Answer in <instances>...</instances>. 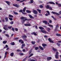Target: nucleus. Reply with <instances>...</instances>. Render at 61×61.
<instances>
[{
	"label": "nucleus",
	"mask_w": 61,
	"mask_h": 61,
	"mask_svg": "<svg viewBox=\"0 0 61 61\" xmlns=\"http://www.w3.org/2000/svg\"><path fill=\"white\" fill-rule=\"evenodd\" d=\"M21 19H22V20H23L24 19H25V20H23L21 21V22L22 23H23L25 21H30V20H31V19H26V18L24 17H22L21 18Z\"/></svg>",
	"instance_id": "obj_1"
},
{
	"label": "nucleus",
	"mask_w": 61,
	"mask_h": 61,
	"mask_svg": "<svg viewBox=\"0 0 61 61\" xmlns=\"http://www.w3.org/2000/svg\"><path fill=\"white\" fill-rule=\"evenodd\" d=\"M22 37L23 39H24L25 41H27V40H26V39L25 38H26V37H26V36L25 35H24L23 36H22Z\"/></svg>",
	"instance_id": "obj_2"
},
{
	"label": "nucleus",
	"mask_w": 61,
	"mask_h": 61,
	"mask_svg": "<svg viewBox=\"0 0 61 61\" xmlns=\"http://www.w3.org/2000/svg\"><path fill=\"white\" fill-rule=\"evenodd\" d=\"M58 54H59V53H58V52H56V54L55 55V57L57 59H58Z\"/></svg>",
	"instance_id": "obj_3"
},
{
	"label": "nucleus",
	"mask_w": 61,
	"mask_h": 61,
	"mask_svg": "<svg viewBox=\"0 0 61 61\" xmlns=\"http://www.w3.org/2000/svg\"><path fill=\"white\" fill-rule=\"evenodd\" d=\"M33 13H34V14H37V11H36V10H35L34 9H33Z\"/></svg>",
	"instance_id": "obj_4"
},
{
	"label": "nucleus",
	"mask_w": 61,
	"mask_h": 61,
	"mask_svg": "<svg viewBox=\"0 0 61 61\" xmlns=\"http://www.w3.org/2000/svg\"><path fill=\"white\" fill-rule=\"evenodd\" d=\"M13 6L16 7H19V5H17L16 4H13Z\"/></svg>",
	"instance_id": "obj_5"
},
{
	"label": "nucleus",
	"mask_w": 61,
	"mask_h": 61,
	"mask_svg": "<svg viewBox=\"0 0 61 61\" xmlns=\"http://www.w3.org/2000/svg\"><path fill=\"white\" fill-rule=\"evenodd\" d=\"M48 40L50 43H54L53 41H52L51 39L49 38Z\"/></svg>",
	"instance_id": "obj_6"
},
{
	"label": "nucleus",
	"mask_w": 61,
	"mask_h": 61,
	"mask_svg": "<svg viewBox=\"0 0 61 61\" xmlns=\"http://www.w3.org/2000/svg\"><path fill=\"white\" fill-rule=\"evenodd\" d=\"M22 11L23 10H20L19 11V12H22V14H23V15H26V13H24Z\"/></svg>",
	"instance_id": "obj_7"
},
{
	"label": "nucleus",
	"mask_w": 61,
	"mask_h": 61,
	"mask_svg": "<svg viewBox=\"0 0 61 61\" xmlns=\"http://www.w3.org/2000/svg\"><path fill=\"white\" fill-rule=\"evenodd\" d=\"M52 14H56V15H59V14L58 13H56L55 12L52 11Z\"/></svg>",
	"instance_id": "obj_8"
},
{
	"label": "nucleus",
	"mask_w": 61,
	"mask_h": 61,
	"mask_svg": "<svg viewBox=\"0 0 61 61\" xmlns=\"http://www.w3.org/2000/svg\"><path fill=\"white\" fill-rule=\"evenodd\" d=\"M41 31L42 33H44V34H46V31H45L44 30H41Z\"/></svg>",
	"instance_id": "obj_9"
},
{
	"label": "nucleus",
	"mask_w": 61,
	"mask_h": 61,
	"mask_svg": "<svg viewBox=\"0 0 61 61\" xmlns=\"http://www.w3.org/2000/svg\"><path fill=\"white\" fill-rule=\"evenodd\" d=\"M19 42H20V43H21V44H23V43H24V41H22V40H20L19 41Z\"/></svg>",
	"instance_id": "obj_10"
},
{
	"label": "nucleus",
	"mask_w": 61,
	"mask_h": 61,
	"mask_svg": "<svg viewBox=\"0 0 61 61\" xmlns=\"http://www.w3.org/2000/svg\"><path fill=\"white\" fill-rule=\"evenodd\" d=\"M43 23H44L46 25H47V21L46 20H43Z\"/></svg>",
	"instance_id": "obj_11"
},
{
	"label": "nucleus",
	"mask_w": 61,
	"mask_h": 61,
	"mask_svg": "<svg viewBox=\"0 0 61 61\" xmlns=\"http://www.w3.org/2000/svg\"><path fill=\"white\" fill-rule=\"evenodd\" d=\"M25 26H31V24H24Z\"/></svg>",
	"instance_id": "obj_12"
},
{
	"label": "nucleus",
	"mask_w": 61,
	"mask_h": 61,
	"mask_svg": "<svg viewBox=\"0 0 61 61\" xmlns=\"http://www.w3.org/2000/svg\"><path fill=\"white\" fill-rule=\"evenodd\" d=\"M52 59V58L51 57H48L47 59L48 60H50Z\"/></svg>",
	"instance_id": "obj_13"
},
{
	"label": "nucleus",
	"mask_w": 61,
	"mask_h": 61,
	"mask_svg": "<svg viewBox=\"0 0 61 61\" xmlns=\"http://www.w3.org/2000/svg\"><path fill=\"white\" fill-rule=\"evenodd\" d=\"M46 29L48 31V32H49V31H50V30H51L50 28H46Z\"/></svg>",
	"instance_id": "obj_14"
},
{
	"label": "nucleus",
	"mask_w": 61,
	"mask_h": 61,
	"mask_svg": "<svg viewBox=\"0 0 61 61\" xmlns=\"http://www.w3.org/2000/svg\"><path fill=\"white\" fill-rule=\"evenodd\" d=\"M39 47L40 49H41V50H44V49L41 46H39Z\"/></svg>",
	"instance_id": "obj_15"
},
{
	"label": "nucleus",
	"mask_w": 61,
	"mask_h": 61,
	"mask_svg": "<svg viewBox=\"0 0 61 61\" xmlns=\"http://www.w3.org/2000/svg\"><path fill=\"white\" fill-rule=\"evenodd\" d=\"M25 46V44H23L21 48H22V49H23V47H24V46Z\"/></svg>",
	"instance_id": "obj_16"
},
{
	"label": "nucleus",
	"mask_w": 61,
	"mask_h": 61,
	"mask_svg": "<svg viewBox=\"0 0 61 61\" xmlns=\"http://www.w3.org/2000/svg\"><path fill=\"white\" fill-rule=\"evenodd\" d=\"M28 16H29L30 18H34V17H32V15H29Z\"/></svg>",
	"instance_id": "obj_17"
},
{
	"label": "nucleus",
	"mask_w": 61,
	"mask_h": 61,
	"mask_svg": "<svg viewBox=\"0 0 61 61\" xmlns=\"http://www.w3.org/2000/svg\"><path fill=\"white\" fill-rule=\"evenodd\" d=\"M27 13H30L31 11L29 10H27L26 11Z\"/></svg>",
	"instance_id": "obj_18"
},
{
	"label": "nucleus",
	"mask_w": 61,
	"mask_h": 61,
	"mask_svg": "<svg viewBox=\"0 0 61 61\" xmlns=\"http://www.w3.org/2000/svg\"><path fill=\"white\" fill-rule=\"evenodd\" d=\"M5 2L7 3L8 5H10V3L9 1H6Z\"/></svg>",
	"instance_id": "obj_19"
},
{
	"label": "nucleus",
	"mask_w": 61,
	"mask_h": 61,
	"mask_svg": "<svg viewBox=\"0 0 61 61\" xmlns=\"http://www.w3.org/2000/svg\"><path fill=\"white\" fill-rule=\"evenodd\" d=\"M49 4H53L54 5H55V3L53 2H49Z\"/></svg>",
	"instance_id": "obj_20"
},
{
	"label": "nucleus",
	"mask_w": 61,
	"mask_h": 61,
	"mask_svg": "<svg viewBox=\"0 0 61 61\" xmlns=\"http://www.w3.org/2000/svg\"><path fill=\"white\" fill-rule=\"evenodd\" d=\"M26 9V7H25L23 10V11L24 12H25V10Z\"/></svg>",
	"instance_id": "obj_21"
},
{
	"label": "nucleus",
	"mask_w": 61,
	"mask_h": 61,
	"mask_svg": "<svg viewBox=\"0 0 61 61\" xmlns=\"http://www.w3.org/2000/svg\"><path fill=\"white\" fill-rule=\"evenodd\" d=\"M27 0H23L22 1H20V3H21L22 2H25V1H26Z\"/></svg>",
	"instance_id": "obj_22"
},
{
	"label": "nucleus",
	"mask_w": 61,
	"mask_h": 61,
	"mask_svg": "<svg viewBox=\"0 0 61 61\" xmlns=\"http://www.w3.org/2000/svg\"><path fill=\"white\" fill-rule=\"evenodd\" d=\"M52 49L54 51H57V50L56 49H55L54 48H53Z\"/></svg>",
	"instance_id": "obj_23"
},
{
	"label": "nucleus",
	"mask_w": 61,
	"mask_h": 61,
	"mask_svg": "<svg viewBox=\"0 0 61 61\" xmlns=\"http://www.w3.org/2000/svg\"><path fill=\"white\" fill-rule=\"evenodd\" d=\"M39 28L40 29H44V28L43 27H39Z\"/></svg>",
	"instance_id": "obj_24"
},
{
	"label": "nucleus",
	"mask_w": 61,
	"mask_h": 61,
	"mask_svg": "<svg viewBox=\"0 0 61 61\" xmlns=\"http://www.w3.org/2000/svg\"><path fill=\"white\" fill-rule=\"evenodd\" d=\"M56 36H61V34H57V33L56 34Z\"/></svg>",
	"instance_id": "obj_25"
},
{
	"label": "nucleus",
	"mask_w": 61,
	"mask_h": 61,
	"mask_svg": "<svg viewBox=\"0 0 61 61\" xmlns=\"http://www.w3.org/2000/svg\"><path fill=\"white\" fill-rule=\"evenodd\" d=\"M10 55L11 56H14V53L13 52L11 53Z\"/></svg>",
	"instance_id": "obj_26"
},
{
	"label": "nucleus",
	"mask_w": 61,
	"mask_h": 61,
	"mask_svg": "<svg viewBox=\"0 0 61 61\" xmlns=\"http://www.w3.org/2000/svg\"><path fill=\"white\" fill-rule=\"evenodd\" d=\"M33 55H34V54H33V53H31L30 55V56L28 58H29V57H31V56H33Z\"/></svg>",
	"instance_id": "obj_27"
},
{
	"label": "nucleus",
	"mask_w": 61,
	"mask_h": 61,
	"mask_svg": "<svg viewBox=\"0 0 61 61\" xmlns=\"http://www.w3.org/2000/svg\"><path fill=\"white\" fill-rule=\"evenodd\" d=\"M5 19L6 20V22L8 21V18L7 17H6L5 18Z\"/></svg>",
	"instance_id": "obj_28"
},
{
	"label": "nucleus",
	"mask_w": 61,
	"mask_h": 61,
	"mask_svg": "<svg viewBox=\"0 0 61 61\" xmlns=\"http://www.w3.org/2000/svg\"><path fill=\"white\" fill-rule=\"evenodd\" d=\"M35 41H31V43L33 45H34V44H35Z\"/></svg>",
	"instance_id": "obj_29"
},
{
	"label": "nucleus",
	"mask_w": 61,
	"mask_h": 61,
	"mask_svg": "<svg viewBox=\"0 0 61 61\" xmlns=\"http://www.w3.org/2000/svg\"><path fill=\"white\" fill-rule=\"evenodd\" d=\"M42 45L43 46H47L46 45L44 44H42Z\"/></svg>",
	"instance_id": "obj_30"
},
{
	"label": "nucleus",
	"mask_w": 61,
	"mask_h": 61,
	"mask_svg": "<svg viewBox=\"0 0 61 61\" xmlns=\"http://www.w3.org/2000/svg\"><path fill=\"white\" fill-rule=\"evenodd\" d=\"M7 43V41H4L3 42V44H6Z\"/></svg>",
	"instance_id": "obj_31"
},
{
	"label": "nucleus",
	"mask_w": 61,
	"mask_h": 61,
	"mask_svg": "<svg viewBox=\"0 0 61 61\" xmlns=\"http://www.w3.org/2000/svg\"><path fill=\"white\" fill-rule=\"evenodd\" d=\"M50 7V6H49L48 5H47L46 7V8H49Z\"/></svg>",
	"instance_id": "obj_32"
},
{
	"label": "nucleus",
	"mask_w": 61,
	"mask_h": 61,
	"mask_svg": "<svg viewBox=\"0 0 61 61\" xmlns=\"http://www.w3.org/2000/svg\"><path fill=\"white\" fill-rule=\"evenodd\" d=\"M9 16L10 17H13V16L12 15H9Z\"/></svg>",
	"instance_id": "obj_33"
},
{
	"label": "nucleus",
	"mask_w": 61,
	"mask_h": 61,
	"mask_svg": "<svg viewBox=\"0 0 61 61\" xmlns=\"http://www.w3.org/2000/svg\"><path fill=\"white\" fill-rule=\"evenodd\" d=\"M39 48H38V47H36L35 48V50H38V49Z\"/></svg>",
	"instance_id": "obj_34"
},
{
	"label": "nucleus",
	"mask_w": 61,
	"mask_h": 61,
	"mask_svg": "<svg viewBox=\"0 0 61 61\" xmlns=\"http://www.w3.org/2000/svg\"><path fill=\"white\" fill-rule=\"evenodd\" d=\"M37 10H38V12H39L40 13H41V10H39V9H37Z\"/></svg>",
	"instance_id": "obj_35"
},
{
	"label": "nucleus",
	"mask_w": 61,
	"mask_h": 61,
	"mask_svg": "<svg viewBox=\"0 0 61 61\" xmlns=\"http://www.w3.org/2000/svg\"><path fill=\"white\" fill-rule=\"evenodd\" d=\"M11 45L14 46V45H15V43H14V42H12L11 43Z\"/></svg>",
	"instance_id": "obj_36"
},
{
	"label": "nucleus",
	"mask_w": 61,
	"mask_h": 61,
	"mask_svg": "<svg viewBox=\"0 0 61 61\" xmlns=\"http://www.w3.org/2000/svg\"><path fill=\"white\" fill-rule=\"evenodd\" d=\"M49 25V26L50 27H53V25Z\"/></svg>",
	"instance_id": "obj_37"
},
{
	"label": "nucleus",
	"mask_w": 61,
	"mask_h": 61,
	"mask_svg": "<svg viewBox=\"0 0 61 61\" xmlns=\"http://www.w3.org/2000/svg\"><path fill=\"white\" fill-rule=\"evenodd\" d=\"M3 28L4 29H5V30H8V29L7 28H5V27H4Z\"/></svg>",
	"instance_id": "obj_38"
},
{
	"label": "nucleus",
	"mask_w": 61,
	"mask_h": 61,
	"mask_svg": "<svg viewBox=\"0 0 61 61\" xmlns=\"http://www.w3.org/2000/svg\"><path fill=\"white\" fill-rule=\"evenodd\" d=\"M31 53H32V50H30V51L29 52V54L30 55V54H31Z\"/></svg>",
	"instance_id": "obj_39"
},
{
	"label": "nucleus",
	"mask_w": 61,
	"mask_h": 61,
	"mask_svg": "<svg viewBox=\"0 0 61 61\" xmlns=\"http://www.w3.org/2000/svg\"><path fill=\"white\" fill-rule=\"evenodd\" d=\"M27 57H26V58H25L22 61H25V60H26V58H27Z\"/></svg>",
	"instance_id": "obj_40"
},
{
	"label": "nucleus",
	"mask_w": 61,
	"mask_h": 61,
	"mask_svg": "<svg viewBox=\"0 0 61 61\" xmlns=\"http://www.w3.org/2000/svg\"><path fill=\"white\" fill-rule=\"evenodd\" d=\"M27 57H26V58H25L22 61H25V60H26V58H27Z\"/></svg>",
	"instance_id": "obj_41"
},
{
	"label": "nucleus",
	"mask_w": 61,
	"mask_h": 61,
	"mask_svg": "<svg viewBox=\"0 0 61 61\" xmlns=\"http://www.w3.org/2000/svg\"><path fill=\"white\" fill-rule=\"evenodd\" d=\"M27 57H26V58H25L22 61H25V60H26V58H27Z\"/></svg>",
	"instance_id": "obj_42"
},
{
	"label": "nucleus",
	"mask_w": 61,
	"mask_h": 61,
	"mask_svg": "<svg viewBox=\"0 0 61 61\" xmlns=\"http://www.w3.org/2000/svg\"><path fill=\"white\" fill-rule=\"evenodd\" d=\"M33 33L34 35H35V36H37V34H36V33L35 32H33Z\"/></svg>",
	"instance_id": "obj_43"
},
{
	"label": "nucleus",
	"mask_w": 61,
	"mask_h": 61,
	"mask_svg": "<svg viewBox=\"0 0 61 61\" xmlns=\"http://www.w3.org/2000/svg\"><path fill=\"white\" fill-rule=\"evenodd\" d=\"M58 6H59V7H61V4H59L58 5Z\"/></svg>",
	"instance_id": "obj_44"
},
{
	"label": "nucleus",
	"mask_w": 61,
	"mask_h": 61,
	"mask_svg": "<svg viewBox=\"0 0 61 61\" xmlns=\"http://www.w3.org/2000/svg\"><path fill=\"white\" fill-rule=\"evenodd\" d=\"M40 8H43V6L42 5H40Z\"/></svg>",
	"instance_id": "obj_45"
},
{
	"label": "nucleus",
	"mask_w": 61,
	"mask_h": 61,
	"mask_svg": "<svg viewBox=\"0 0 61 61\" xmlns=\"http://www.w3.org/2000/svg\"><path fill=\"white\" fill-rule=\"evenodd\" d=\"M12 31H15V28H12Z\"/></svg>",
	"instance_id": "obj_46"
},
{
	"label": "nucleus",
	"mask_w": 61,
	"mask_h": 61,
	"mask_svg": "<svg viewBox=\"0 0 61 61\" xmlns=\"http://www.w3.org/2000/svg\"><path fill=\"white\" fill-rule=\"evenodd\" d=\"M57 45H58L59 46H60V44H59L58 43H57Z\"/></svg>",
	"instance_id": "obj_47"
},
{
	"label": "nucleus",
	"mask_w": 61,
	"mask_h": 61,
	"mask_svg": "<svg viewBox=\"0 0 61 61\" xmlns=\"http://www.w3.org/2000/svg\"><path fill=\"white\" fill-rule=\"evenodd\" d=\"M46 12H47V13H48V14H49V15H50V13L48 11H46Z\"/></svg>",
	"instance_id": "obj_48"
},
{
	"label": "nucleus",
	"mask_w": 61,
	"mask_h": 61,
	"mask_svg": "<svg viewBox=\"0 0 61 61\" xmlns=\"http://www.w3.org/2000/svg\"><path fill=\"white\" fill-rule=\"evenodd\" d=\"M9 18L10 20H13V19L11 18Z\"/></svg>",
	"instance_id": "obj_49"
},
{
	"label": "nucleus",
	"mask_w": 61,
	"mask_h": 61,
	"mask_svg": "<svg viewBox=\"0 0 61 61\" xmlns=\"http://www.w3.org/2000/svg\"><path fill=\"white\" fill-rule=\"evenodd\" d=\"M31 3H33V0H30Z\"/></svg>",
	"instance_id": "obj_50"
},
{
	"label": "nucleus",
	"mask_w": 61,
	"mask_h": 61,
	"mask_svg": "<svg viewBox=\"0 0 61 61\" xmlns=\"http://www.w3.org/2000/svg\"><path fill=\"white\" fill-rule=\"evenodd\" d=\"M8 28H9V29H11V28H12V26L8 27Z\"/></svg>",
	"instance_id": "obj_51"
},
{
	"label": "nucleus",
	"mask_w": 61,
	"mask_h": 61,
	"mask_svg": "<svg viewBox=\"0 0 61 61\" xmlns=\"http://www.w3.org/2000/svg\"><path fill=\"white\" fill-rule=\"evenodd\" d=\"M14 14H15V15H18V13L16 12H14Z\"/></svg>",
	"instance_id": "obj_52"
},
{
	"label": "nucleus",
	"mask_w": 61,
	"mask_h": 61,
	"mask_svg": "<svg viewBox=\"0 0 61 61\" xmlns=\"http://www.w3.org/2000/svg\"><path fill=\"white\" fill-rule=\"evenodd\" d=\"M49 10H52V8H51V7H50L49 8Z\"/></svg>",
	"instance_id": "obj_53"
},
{
	"label": "nucleus",
	"mask_w": 61,
	"mask_h": 61,
	"mask_svg": "<svg viewBox=\"0 0 61 61\" xmlns=\"http://www.w3.org/2000/svg\"><path fill=\"white\" fill-rule=\"evenodd\" d=\"M48 15H49V14H45V15L46 16H48Z\"/></svg>",
	"instance_id": "obj_54"
},
{
	"label": "nucleus",
	"mask_w": 61,
	"mask_h": 61,
	"mask_svg": "<svg viewBox=\"0 0 61 61\" xmlns=\"http://www.w3.org/2000/svg\"><path fill=\"white\" fill-rule=\"evenodd\" d=\"M15 30L16 31H18V29H17V28H15Z\"/></svg>",
	"instance_id": "obj_55"
},
{
	"label": "nucleus",
	"mask_w": 61,
	"mask_h": 61,
	"mask_svg": "<svg viewBox=\"0 0 61 61\" xmlns=\"http://www.w3.org/2000/svg\"><path fill=\"white\" fill-rule=\"evenodd\" d=\"M58 25H56V28H57V27H58Z\"/></svg>",
	"instance_id": "obj_56"
},
{
	"label": "nucleus",
	"mask_w": 61,
	"mask_h": 61,
	"mask_svg": "<svg viewBox=\"0 0 61 61\" xmlns=\"http://www.w3.org/2000/svg\"><path fill=\"white\" fill-rule=\"evenodd\" d=\"M49 23H52V20H50Z\"/></svg>",
	"instance_id": "obj_57"
},
{
	"label": "nucleus",
	"mask_w": 61,
	"mask_h": 61,
	"mask_svg": "<svg viewBox=\"0 0 61 61\" xmlns=\"http://www.w3.org/2000/svg\"><path fill=\"white\" fill-rule=\"evenodd\" d=\"M20 56H22L23 55V53H20Z\"/></svg>",
	"instance_id": "obj_58"
},
{
	"label": "nucleus",
	"mask_w": 61,
	"mask_h": 61,
	"mask_svg": "<svg viewBox=\"0 0 61 61\" xmlns=\"http://www.w3.org/2000/svg\"><path fill=\"white\" fill-rule=\"evenodd\" d=\"M24 30L25 33H26V29H24Z\"/></svg>",
	"instance_id": "obj_59"
},
{
	"label": "nucleus",
	"mask_w": 61,
	"mask_h": 61,
	"mask_svg": "<svg viewBox=\"0 0 61 61\" xmlns=\"http://www.w3.org/2000/svg\"><path fill=\"white\" fill-rule=\"evenodd\" d=\"M14 23V22H13V21L11 22H10V24H13V23Z\"/></svg>",
	"instance_id": "obj_60"
},
{
	"label": "nucleus",
	"mask_w": 61,
	"mask_h": 61,
	"mask_svg": "<svg viewBox=\"0 0 61 61\" xmlns=\"http://www.w3.org/2000/svg\"><path fill=\"white\" fill-rule=\"evenodd\" d=\"M56 5H58V4H59L57 2H56Z\"/></svg>",
	"instance_id": "obj_61"
},
{
	"label": "nucleus",
	"mask_w": 61,
	"mask_h": 61,
	"mask_svg": "<svg viewBox=\"0 0 61 61\" xmlns=\"http://www.w3.org/2000/svg\"><path fill=\"white\" fill-rule=\"evenodd\" d=\"M7 51H6L5 53V55H7Z\"/></svg>",
	"instance_id": "obj_62"
},
{
	"label": "nucleus",
	"mask_w": 61,
	"mask_h": 61,
	"mask_svg": "<svg viewBox=\"0 0 61 61\" xmlns=\"http://www.w3.org/2000/svg\"><path fill=\"white\" fill-rule=\"evenodd\" d=\"M30 61H35V60H34L32 59V60H30Z\"/></svg>",
	"instance_id": "obj_63"
},
{
	"label": "nucleus",
	"mask_w": 61,
	"mask_h": 61,
	"mask_svg": "<svg viewBox=\"0 0 61 61\" xmlns=\"http://www.w3.org/2000/svg\"><path fill=\"white\" fill-rule=\"evenodd\" d=\"M58 43H61V41H58Z\"/></svg>",
	"instance_id": "obj_64"
}]
</instances>
